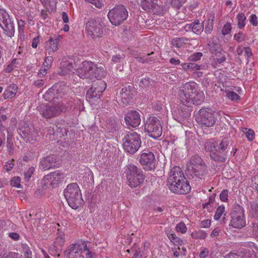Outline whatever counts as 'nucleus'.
Masks as SVG:
<instances>
[{"mask_svg": "<svg viewBox=\"0 0 258 258\" xmlns=\"http://www.w3.org/2000/svg\"><path fill=\"white\" fill-rule=\"evenodd\" d=\"M64 235L62 232H58L54 241V247L56 250L60 249L64 243Z\"/></svg>", "mask_w": 258, "mask_h": 258, "instance_id": "obj_35", "label": "nucleus"}, {"mask_svg": "<svg viewBox=\"0 0 258 258\" xmlns=\"http://www.w3.org/2000/svg\"><path fill=\"white\" fill-rule=\"evenodd\" d=\"M198 89V85L195 82L182 84L178 93V98L181 103L187 106L201 104L205 99V95L202 91Z\"/></svg>", "mask_w": 258, "mask_h": 258, "instance_id": "obj_1", "label": "nucleus"}, {"mask_svg": "<svg viewBox=\"0 0 258 258\" xmlns=\"http://www.w3.org/2000/svg\"><path fill=\"white\" fill-rule=\"evenodd\" d=\"M82 245L84 247V250L87 251V252L86 253V258H95V253L89 250L86 243L85 242H83Z\"/></svg>", "mask_w": 258, "mask_h": 258, "instance_id": "obj_51", "label": "nucleus"}, {"mask_svg": "<svg viewBox=\"0 0 258 258\" xmlns=\"http://www.w3.org/2000/svg\"><path fill=\"white\" fill-rule=\"evenodd\" d=\"M74 60L70 58H64L61 63L60 70L58 74L60 76H66L74 73Z\"/></svg>", "mask_w": 258, "mask_h": 258, "instance_id": "obj_19", "label": "nucleus"}, {"mask_svg": "<svg viewBox=\"0 0 258 258\" xmlns=\"http://www.w3.org/2000/svg\"><path fill=\"white\" fill-rule=\"evenodd\" d=\"M167 183L170 191L175 194H186L191 189L189 182L179 166H174L171 169Z\"/></svg>", "mask_w": 258, "mask_h": 258, "instance_id": "obj_2", "label": "nucleus"}, {"mask_svg": "<svg viewBox=\"0 0 258 258\" xmlns=\"http://www.w3.org/2000/svg\"><path fill=\"white\" fill-rule=\"evenodd\" d=\"M196 119L202 127H211L214 125L217 121V113L211 108H202L199 110Z\"/></svg>", "mask_w": 258, "mask_h": 258, "instance_id": "obj_5", "label": "nucleus"}, {"mask_svg": "<svg viewBox=\"0 0 258 258\" xmlns=\"http://www.w3.org/2000/svg\"><path fill=\"white\" fill-rule=\"evenodd\" d=\"M230 140L226 138H223L218 145V152H221L222 154H224L226 157V153L229 147Z\"/></svg>", "mask_w": 258, "mask_h": 258, "instance_id": "obj_34", "label": "nucleus"}, {"mask_svg": "<svg viewBox=\"0 0 258 258\" xmlns=\"http://www.w3.org/2000/svg\"><path fill=\"white\" fill-rule=\"evenodd\" d=\"M231 25L230 23L225 24L222 29V34L223 35H226L229 34L231 31Z\"/></svg>", "mask_w": 258, "mask_h": 258, "instance_id": "obj_49", "label": "nucleus"}, {"mask_svg": "<svg viewBox=\"0 0 258 258\" xmlns=\"http://www.w3.org/2000/svg\"><path fill=\"white\" fill-rule=\"evenodd\" d=\"M181 66L184 71L186 72L190 71L192 72L193 74L195 71L201 70L202 68L201 65L190 62L182 63L181 64Z\"/></svg>", "mask_w": 258, "mask_h": 258, "instance_id": "obj_32", "label": "nucleus"}, {"mask_svg": "<svg viewBox=\"0 0 258 258\" xmlns=\"http://www.w3.org/2000/svg\"><path fill=\"white\" fill-rule=\"evenodd\" d=\"M190 39L186 37L175 38L173 39L172 44L177 48H180L183 46L185 44L189 42Z\"/></svg>", "mask_w": 258, "mask_h": 258, "instance_id": "obj_37", "label": "nucleus"}, {"mask_svg": "<svg viewBox=\"0 0 258 258\" xmlns=\"http://www.w3.org/2000/svg\"><path fill=\"white\" fill-rule=\"evenodd\" d=\"M228 191L226 189H223L220 194V199L223 202H227L228 201Z\"/></svg>", "mask_w": 258, "mask_h": 258, "instance_id": "obj_53", "label": "nucleus"}, {"mask_svg": "<svg viewBox=\"0 0 258 258\" xmlns=\"http://www.w3.org/2000/svg\"><path fill=\"white\" fill-rule=\"evenodd\" d=\"M18 87L16 84H12L8 87L3 94L5 99H11L14 97L17 92Z\"/></svg>", "mask_w": 258, "mask_h": 258, "instance_id": "obj_30", "label": "nucleus"}, {"mask_svg": "<svg viewBox=\"0 0 258 258\" xmlns=\"http://www.w3.org/2000/svg\"><path fill=\"white\" fill-rule=\"evenodd\" d=\"M184 28L186 31L191 30L194 33L200 34L203 31L204 25L202 23H200L199 20H196L191 23L185 25Z\"/></svg>", "mask_w": 258, "mask_h": 258, "instance_id": "obj_26", "label": "nucleus"}, {"mask_svg": "<svg viewBox=\"0 0 258 258\" xmlns=\"http://www.w3.org/2000/svg\"><path fill=\"white\" fill-rule=\"evenodd\" d=\"M14 165L13 161H9L6 163L4 169L7 171H10L13 168Z\"/></svg>", "mask_w": 258, "mask_h": 258, "instance_id": "obj_62", "label": "nucleus"}, {"mask_svg": "<svg viewBox=\"0 0 258 258\" xmlns=\"http://www.w3.org/2000/svg\"><path fill=\"white\" fill-rule=\"evenodd\" d=\"M121 102L124 105H127L134 95V88L131 86H127L122 88L120 92Z\"/></svg>", "mask_w": 258, "mask_h": 258, "instance_id": "obj_20", "label": "nucleus"}, {"mask_svg": "<svg viewBox=\"0 0 258 258\" xmlns=\"http://www.w3.org/2000/svg\"><path fill=\"white\" fill-rule=\"evenodd\" d=\"M191 236L194 239H204L207 236V234L205 231L200 230L192 232L191 234Z\"/></svg>", "mask_w": 258, "mask_h": 258, "instance_id": "obj_40", "label": "nucleus"}, {"mask_svg": "<svg viewBox=\"0 0 258 258\" xmlns=\"http://www.w3.org/2000/svg\"><path fill=\"white\" fill-rule=\"evenodd\" d=\"M252 53L251 48L249 47L244 48V55L247 57V60L251 57Z\"/></svg>", "mask_w": 258, "mask_h": 258, "instance_id": "obj_63", "label": "nucleus"}, {"mask_svg": "<svg viewBox=\"0 0 258 258\" xmlns=\"http://www.w3.org/2000/svg\"><path fill=\"white\" fill-rule=\"evenodd\" d=\"M20 134L22 138L26 139L27 141H30V140H33V138L34 135V128L31 126L22 127L20 129Z\"/></svg>", "mask_w": 258, "mask_h": 258, "instance_id": "obj_27", "label": "nucleus"}, {"mask_svg": "<svg viewBox=\"0 0 258 258\" xmlns=\"http://www.w3.org/2000/svg\"><path fill=\"white\" fill-rule=\"evenodd\" d=\"M128 17V12L125 7L118 5L110 10L108 13V18L111 23L115 26L120 25Z\"/></svg>", "mask_w": 258, "mask_h": 258, "instance_id": "obj_8", "label": "nucleus"}, {"mask_svg": "<svg viewBox=\"0 0 258 258\" xmlns=\"http://www.w3.org/2000/svg\"><path fill=\"white\" fill-rule=\"evenodd\" d=\"M225 207L223 205L219 206L216 209L214 218L215 220H219L223 215L225 216Z\"/></svg>", "mask_w": 258, "mask_h": 258, "instance_id": "obj_39", "label": "nucleus"}, {"mask_svg": "<svg viewBox=\"0 0 258 258\" xmlns=\"http://www.w3.org/2000/svg\"><path fill=\"white\" fill-rule=\"evenodd\" d=\"M208 45L210 52L213 54L222 50L216 37H213L212 38V41H209L208 43Z\"/></svg>", "mask_w": 258, "mask_h": 258, "instance_id": "obj_31", "label": "nucleus"}, {"mask_svg": "<svg viewBox=\"0 0 258 258\" xmlns=\"http://www.w3.org/2000/svg\"><path fill=\"white\" fill-rule=\"evenodd\" d=\"M18 31L20 33H23L24 27L25 25V22L22 19L18 20Z\"/></svg>", "mask_w": 258, "mask_h": 258, "instance_id": "obj_60", "label": "nucleus"}, {"mask_svg": "<svg viewBox=\"0 0 258 258\" xmlns=\"http://www.w3.org/2000/svg\"><path fill=\"white\" fill-rule=\"evenodd\" d=\"M249 23L254 27H256L258 25L257 17L255 14L250 15L249 18Z\"/></svg>", "mask_w": 258, "mask_h": 258, "instance_id": "obj_54", "label": "nucleus"}, {"mask_svg": "<svg viewBox=\"0 0 258 258\" xmlns=\"http://www.w3.org/2000/svg\"><path fill=\"white\" fill-rule=\"evenodd\" d=\"M218 143L214 139L207 140L204 144L205 150L209 153V155L212 160L217 162H224L226 160V156L221 152H218L217 149Z\"/></svg>", "mask_w": 258, "mask_h": 258, "instance_id": "obj_14", "label": "nucleus"}, {"mask_svg": "<svg viewBox=\"0 0 258 258\" xmlns=\"http://www.w3.org/2000/svg\"><path fill=\"white\" fill-rule=\"evenodd\" d=\"M184 2L181 1L180 0H171V5L176 9H179L182 6V4Z\"/></svg>", "mask_w": 258, "mask_h": 258, "instance_id": "obj_57", "label": "nucleus"}, {"mask_svg": "<svg viewBox=\"0 0 258 258\" xmlns=\"http://www.w3.org/2000/svg\"><path fill=\"white\" fill-rule=\"evenodd\" d=\"M86 31L93 38L101 37L105 31V25L98 20L90 19L86 23Z\"/></svg>", "mask_w": 258, "mask_h": 258, "instance_id": "obj_13", "label": "nucleus"}, {"mask_svg": "<svg viewBox=\"0 0 258 258\" xmlns=\"http://www.w3.org/2000/svg\"><path fill=\"white\" fill-rule=\"evenodd\" d=\"M56 157L55 156H48L40 162V168L44 170H47L55 167Z\"/></svg>", "mask_w": 258, "mask_h": 258, "instance_id": "obj_25", "label": "nucleus"}, {"mask_svg": "<svg viewBox=\"0 0 258 258\" xmlns=\"http://www.w3.org/2000/svg\"><path fill=\"white\" fill-rule=\"evenodd\" d=\"M101 95L95 91V89L91 87L87 91L86 99L90 103H93L99 99Z\"/></svg>", "mask_w": 258, "mask_h": 258, "instance_id": "obj_33", "label": "nucleus"}, {"mask_svg": "<svg viewBox=\"0 0 258 258\" xmlns=\"http://www.w3.org/2000/svg\"><path fill=\"white\" fill-rule=\"evenodd\" d=\"M0 26L8 37L14 36L15 30L13 18L4 9H0Z\"/></svg>", "mask_w": 258, "mask_h": 258, "instance_id": "obj_10", "label": "nucleus"}, {"mask_svg": "<svg viewBox=\"0 0 258 258\" xmlns=\"http://www.w3.org/2000/svg\"><path fill=\"white\" fill-rule=\"evenodd\" d=\"M53 61V58L51 56H48L45 57L44 62L42 64L43 67L49 69L51 66V64Z\"/></svg>", "mask_w": 258, "mask_h": 258, "instance_id": "obj_48", "label": "nucleus"}, {"mask_svg": "<svg viewBox=\"0 0 258 258\" xmlns=\"http://www.w3.org/2000/svg\"><path fill=\"white\" fill-rule=\"evenodd\" d=\"M141 6L144 10L150 12L156 10L158 7L157 0H142Z\"/></svg>", "mask_w": 258, "mask_h": 258, "instance_id": "obj_29", "label": "nucleus"}, {"mask_svg": "<svg viewBox=\"0 0 258 258\" xmlns=\"http://www.w3.org/2000/svg\"><path fill=\"white\" fill-rule=\"evenodd\" d=\"M145 130L150 137L156 139L160 137L162 133V128L160 121L155 117L147 119L145 124Z\"/></svg>", "mask_w": 258, "mask_h": 258, "instance_id": "obj_12", "label": "nucleus"}, {"mask_svg": "<svg viewBox=\"0 0 258 258\" xmlns=\"http://www.w3.org/2000/svg\"><path fill=\"white\" fill-rule=\"evenodd\" d=\"M123 149L125 152L134 154L140 149L141 140L140 135L136 132H127L122 139Z\"/></svg>", "mask_w": 258, "mask_h": 258, "instance_id": "obj_4", "label": "nucleus"}, {"mask_svg": "<svg viewBox=\"0 0 258 258\" xmlns=\"http://www.w3.org/2000/svg\"><path fill=\"white\" fill-rule=\"evenodd\" d=\"M48 70V69H47L45 67H43V66H42L41 68L38 72V76L40 78L43 77L47 74Z\"/></svg>", "mask_w": 258, "mask_h": 258, "instance_id": "obj_58", "label": "nucleus"}, {"mask_svg": "<svg viewBox=\"0 0 258 258\" xmlns=\"http://www.w3.org/2000/svg\"><path fill=\"white\" fill-rule=\"evenodd\" d=\"M66 108L63 103L59 102L46 105L41 104L38 107L40 114L46 118H52L58 115L61 112L65 111Z\"/></svg>", "mask_w": 258, "mask_h": 258, "instance_id": "obj_7", "label": "nucleus"}, {"mask_svg": "<svg viewBox=\"0 0 258 258\" xmlns=\"http://www.w3.org/2000/svg\"><path fill=\"white\" fill-rule=\"evenodd\" d=\"M190 171L193 175L199 179L204 178L207 174L206 164L198 155L192 156L190 160Z\"/></svg>", "mask_w": 258, "mask_h": 258, "instance_id": "obj_11", "label": "nucleus"}, {"mask_svg": "<svg viewBox=\"0 0 258 258\" xmlns=\"http://www.w3.org/2000/svg\"><path fill=\"white\" fill-rule=\"evenodd\" d=\"M213 29V21L209 20L205 26V32L207 34H210Z\"/></svg>", "mask_w": 258, "mask_h": 258, "instance_id": "obj_50", "label": "nucleus"}, {"mask_svg": "<svg viewBox=\"0 0 258 258\" xmlns=\"http://www.w3.org/2000/svg\"><path fill=\"white\" fill-rule=\"evenodd\" d=\"M125 173L128 185L134 188L141 184L144 180V175L142 170L134 164L127 166Z\"/></svg>", "mask_w": 258, "mask_h": 258, "instance_id": "obj_6", "label": "nucleus"}, {"mask_svg": "<svg viewBox=\"0 0 258 258\" xmlns=\"http://www.w3.org/2000/svg\"><path fill=\"white\" fill-rule=\"evenodd\" d=\"M4 258H22L21 254L15 252H10Z\"/></svg>", "mask_w": 258, "mask_h": 258, "instance_id": "obj_64", "label": "nucleus"}, {"mask_svg": "<svg viewBox=\"0 0 258 258\" xmlns=\"http://www.w3.org/2000/svg\"><path fill=\"white\" fill-rule=\"evenodd\" d=\"M124 58V55H120V54H116L113 56L112 58V61L114 63L120 62Z\"/></svg>", "mask_w": 258, "mask_h": 258, "instance_id": "obj_59", "label": "nucleus"}, {"mask_svg": "<svg viewBox=\"0 0 258 258\" xmlns=\"http://www.w3.org/2000/svg\"><path fill=\"white\" fill-rule=\"evenodd\" d=\"M64 254L69 258H84L82 247L78 243L71 245L64 251Z\"/></svg>", "mask_w": 258, "mask_h": 258, "instance_id": "obj_17", "label": "nucleus"}, {"mask_svg": "<svg viewBox=\"0 0 258 258\" xmlns=\"http://www.w3.org/2000/svg\"><path fill=\"white\" fill-rule=\"evenodd\" d=\"M86 1L95 5L98 8H101L103 5L102 0H86Z\"/></svg>", "mask_w": 258, "mask_h": 258, "instance_id": "obj_56", "label": "nucleus"}, {"mask_svg": "<svg viewBox=\"0 0 258 258\" xmlns=\"http://www.w3.org/2000/svg\"><path fill=\"white\" fill-rule=\"evenodd\" d=\"M92 88L95 89V91L101 95L102 93L106 88V84L105 82L100 80L95 83Z\"/></svg>", "mask_w": 258, "mask_h": 258, "instance_id": "obj_38", "label": "nucleus"}, {"mask_svg": "<svg viewBox=\"0 0 258 258\" xmlns=\"http://www.w3.org/2000/svg\"><path fill=\"white\" fill-rule=\"evenodd\" d=\"M35 170V168L33 166H31L29 167L25 172H24V179L26 181H29L30 179L32 177V175L34 174V172Z\"/></svg>", "mask_w": 258, "mask_h": 258, "instance_id": "obj_43", "label": "nucleus"}, {"mask_svg": "<svg viewBox=\"0 0 258 258\" xmlns=\"http://www.w3.org/2000/svg\"><path fill=\"white\" fill-rule=\"evenodd\" d=\"M63 193L69 205L72 209L76 210L83 204L81 190L77 183L68 184Z\"/></svg>", "mask_w": 258, "mask_h": 258, "instance_id": "obj_3", "label": "nucleus"}, {"mask_svg": "<svg viewBox=\"0 0 258 258\" xmlns=\"http://www.w3.org/2000/svg\"><path fill=\"white\" fill-rule=\"evenodd\" d=\"M95 68L92 73L91 80L94 79H101L102 77L105 76L106 72L104 68L101 66H98L95 63Z\"/></svg>", "mask_w": 258, "mask_h": 258, "instance_id": "obj_28", "label": "nucleus"}, {"mask_svg": "<svg viewBox=\"0 0 258 258\" xmlns=\"http://www.w3.org/2000/svg\"><path fill=\"white\" fill-rule=\"evenodd\" d=\"M250 208L251 210L254 211L253 216L256 217L258 218V207L257 206V205L254 203H252L250 204Z\"/></svg>", "mask_w": 258, "mask_h": 258, "instance_id": "obj_61", "label": "nucleus"}, {"mask_svg": "<svg viewBox=\"0 0 258 258\" xmlns=\"http://www.w3.org/2000/svg\"><path fill=\"white\" fill-rule=\"evenodd\" d=\"M59 39L58 36L50 37L45 43V49L48 54H51L58 49Z\"/></svg>", "mask_w": 258, "mask_h": 258, "instance_id": "obj_22", "label": "nucleus"}, {"mask_svg": "<svg viewBox=\"0 0 258 258\" xmlns=\"http://www.w3.org/2000/svg\"><path fill=\"white\" fill-rule=\"evenodd\" d=\"M214 54L215 55L216 57L217 62H218L219 63L221 64L225 61L226 56L225 52L224 51H222L221 50L219 52H217L214 53Z\"/></svg>", "mask_w": 258, "mask_h": 258, "instance_id": "obj_42", "label": "nucleus"}, {"mask_svg": "<svg viewBox=\"0 0 258 258\" xmlns=\"http://www.w3.org/2000/svg\"><path fill=\"white\" fill-rule=\"evenodd\" d=\"M175 229L177 232L184 234L186 232L187 228L184 223L180 222L176 224Z\"/></svg>", "mask_w": 258, "mask_h": 258, "instance_id": "obj_46", "label": "nucleus"}, {"mask_svg": "<svg viewBox=\"0 0 258 258\" xmlns=\"http://www.w3.org/2000/svg\"><path fill=\"white\" fill-rule=\"evenodd\" d=\"M151 83V80L149 78H142L140 82V86L144 88L149 86Z\"/></svg>", "mask_w": 258, "mask_h": 258, "instance_id": "obj_52", "label": "nucleus"}, {"mask_svg": "<svg viewBox=\"0 0 258 258\" xmlns=\"http://www.w3.org/2000/svg\"><path fill=\"white\" fill-rule=\"evenodd\" d=\"M124 120L127 125L133 127L138 126L141 120L139 112L135 110L128 112L125 115Z\"/></svg>", "mask_w": 258, "mask_h": 258, "instance_id": "obj_18", "label": "nucleus"}, {"mask_svg": "<svg viewBox=\"0 0 258 258\" xmlns=\"http://www.w3.org/2000/svg\"><path fill=\"white\" fill-rule=\"evenodd\" d=\"M203 56V53L201 52L194 53L189 56L187 60L189 61H197L201 59Z\"/></svg>", "mask_w": 258, "mask_h": 258, "instance_id": "obj_44", "label": "nucleus"}, {"mask_svg": "<svg viewBox=\"0 0 258 258\" xmlns=\"http://www.w3.org/2000/svg\"><path fill=\"white\" fill-rule=\"evenodd\" d=\"M233 39L238 42H241L245 40V35L242 32H239L234 35Z\"/></svg>", "mask_w": 258, "mask_h": 258, "instance_id": "obj_47", "label": "nucleus"}, {"mask_svg": "<svg viewBox=\"0 0 258 258\" xmlns=\"http://www.w3.org/2000/svg\"><path fill=\"white\" fill-rule=\"evenodd\" d=\"M63 174L58 171H55L50 174L45 176L43 177V180L49 182L50 185L54 186L60 182L63 178Z\"/></svg>", "mask_w": 258, "mask_h": 258, "instance_id": "obj_24", "label": "nucleus"}, {"mask_svg": "<svg viewBox=\"0 0 258 258\" xmlns=\"http://www.w3.org/2000/svg\"><path fill=\"white\" fill-rule=\"evenodd\" d=\"M224 258H256V255L253 250L241 249L236 253L230 252Z\"/></svg>", "mask_w": 258, "mask_h": 258, "instance_id": "obj_21", "label": "nucleus"}, {"mask_svg": "<svg viewBox=\"0 0 258 258\" xmlns=\"http://www.w3.org/2000/svg\"><path fill=\"white\" fill-rule=\"evenodd\" d=\"M60 86L58 84H55L45 93L44 97L46 100H53L54 98L58 99L64 95L62 92L59 90Z\"/></svg>", "mask_w": 258, "mask_h": 258, "instance_id": "obj_23", "label": "nucleus"}, {"mask_svg": "<svg viewBox=\"0 0 258 258\" xmlns=\"http://www.w3.org/2000/svg\"><path fill=\"white\" fill-rule=\"evenodd\" d=\"M226 96L231 100L237 101L240 99V96L233 91L226 90Z\"/></svg>", "mask_w": 258, "mask_h": 258, "instance_id": "obj_45", "label": "nucleus"}, {"mask_svg": "<svg viewBox=\"0 0 258 258\" xmlns=\"http://www.w3.org/2000/svg\"><path fill=\"white\" fill-rule=\"evenodd\" d=\"M242 131L248 141H252L254 139L255 133L253 130L250 128H243L242 129Z\"/></svg>", "mask_w": 258, "mask_h": 258, "instance_id": "obj_41", "label": "nucleus"}, {"mask_svg": "<svg viewBox=\"0 0 258 258\" xmlns=\"http://www.w3.org/2000/svg\"><path fill=\"white\" fill-rule=\"evenodd\" d=\"M237 21V27L239 29H243L246 25V17L243 12H239L236 16Z\"/></svg>", "mask_w": 258, "mask_h": 258, "instance_id": "obj_36", "label": "nucleus"}, {"mask_svg": "<svg viewBox=\"0 0 258 258\" xmlns=\"http://www.w3.org/2000/svg\"><path fill=\"white\" fill-rule=\"evenodd\" d=\"M231 218L229 226L238 229H241L244 227L245 220L244 216L243 208L239 204H234L233 206L231 213Z\"/></svg>", "mask_w": 258, "mask_h": 258, "instance_id": "obj_9", "label": "nucleus"}, {"mask_svg": "<svg viewBox=\"0 0 258 258\" xmlns=\"http://www.w3.org/2000/svg\"><path fill=\"white\" fill-rule=\"evenodd\" d=\"M21 179L19 177H14L11 180V184L12 186L19 188L21 187Z\"/></svg>", "mask_w": 258, "mask_h": 258, "instance_id": "obj_55", "label": "nucleus"}, {"mask_svg": "<svg viewBox=\"0 0 258 258\" xmlns=\"http://www.w3.org/2000/svg\"><path fill=\"white\" fill-rule=\"evenodd\" d=\"M140 163L144 168L147 170H151L155 166V158L153 153L149 151H145L141 155Z\"/></svg>", "mask_w": 258, "mask_h": 258, "instance_id": "obj_16", "label": "nucleus"}, {"mask_svg": "<svg viewBox=\"0 0 258 258\" xmlns=\"http://www.w3.org/2000/svg\"><path fill=\"white\" fill-rule=\"evenodd\" d=\"M93 68H95L94 63L92 61H84L76 70L77 74L80 78L91 79Z\"/></svg>", "mask_w": 258, "mask_h": 258, "instance_id": "obj_15", "label": "nucleus"}]
</instances>
